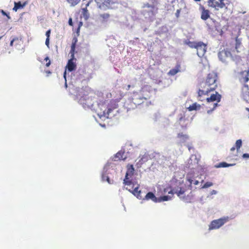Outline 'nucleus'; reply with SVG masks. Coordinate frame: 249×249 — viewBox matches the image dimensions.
<instances>
[{"label":"nucleus","mask_w":249,"mask_h":249,"mask_svg":"<svg viewBox=\"0 0 249 249\" xmlns=\"http://www.w3.org/2000/svg\"><path fill=\"white\" fill-rule=\"evenodd\" d=\"M69 24L71 26L72 25V19L71 18H70L69 20Z\"/></svg>","instance_id":"nucleus-42"},{"label":"nucleus","mask_w":249,"mask_h":249,"mask_svg":"<svg viewBox=\"0 0 249 249\" xmlns=\"http://www.w3.org/2000/svg\"><path fill=\"white\" fill-rule=\"evenodd\" d=\"M197 42L186 41L185 44L188 45L191 48H196Z\"/></svg>","instance_id":"nucleus-26"},{"label":"nucleus","mask_w":249,"mask_h":249,"mask_svg":"<svg viewBox=\"0 0 249 249\" xmlns=\"http://www.w3.org/2000/svg\"><path fill=\"white\" fill-rule=\"evenodd\" d=\"M89 3L88 2L87 4H86V7L82 8V14L83 15V16L85 19H88L89 17V14L88 13V10L87 9V6L89 5Z\"/></svg>","instance_id":"nucleus-25"},{"label":"nucleus","mask_w":249,"mask_h":249,"mask_svg":"<svg viewBox=\"0 0 249 249\" xmlns=\"http://www.w3.org/2000/svg\"><path fill=\"white\" fill-rule=\"evenodd\" d=\"M249 86L245 83H244L242 88V92L243 94V97H244V94L246 93H248V92H249Z\"/></svg>","instance_id":"nucleus-27"},{"label":"nucleus","mask_w":249,"mask_h":249,"mask_svg":"<svg viewBox=\"0 0 249 249\" xmlns=\"http://www.w3.org/2000/svg\"><path fill=\"white\" fill-rule=\"evenodd\" d=\"M143 199H145L147 200H152L154 202H158V198L156 197L155 195L152 192H148L146 196H145L144 198Z\"/></svg>","instance_id":"nucleus-21"},{"label":"nucleus","mask_w":249,"mask_h":249,"mask_svg":"<svg viewBox=\"0 0 249 249\" xmlns=\"http://www.w3.org/2000/svg\"><path fill=\"white\" fill-rule=\"evenodd\" d=\"M165 192H168V194L170 195L168 196H164L158 198V202H161V201H165L170 200L173 197L174 193L173 191L171 190L170 191L168 190V189L166 188L165 190Z\"/></svg>","instance_id":"nucleus-15"},{"label":"nucleus","mask_w":249,"mask_h":249,"mask_svg":"<svg viewBox=\"0 0 249 249\" xmlns=\"http://www.w3.org/2000/svg\"><path fill=\"white\" fill-rule=\"evenodd\" d=\"M228 221V218L223 217L213 220L209 227V230L217 229L222 226Z\"/></svg>","instance_id":"nucleus-9"},{"label":"nucleus","mask_w":249,"mask_h":249,"mask_svg":"<svg viewBox=\"0 0 249 249\" xmlns=\"http://www.w3.org/2000/svg\"><path fill=\"white\" fill-rule=\"evenodd\" d=\"M189 122V120L185 118V116H182L180 117L179 119V124L183 128H186L187 127Z\"/></svg>","instance_id":"nucleus-20"},{"label":"nucleus","mask_w":249,"mask_h":249,"mask_svg":"<svg viewBox=\"0 0 249 249\" xmlns=\"http://www.w3.org/2000/svg\"><path fill=\"white\" fill-rule=\"evenodd\" d=\"M2 37V36H0V39Z\"/></svg>","instance_id":"nucleus-52"},{"label":"nucleus","mask_w":249,"mask_h":249,"mask_svg":"<svg viewBox=\"0 0 249 249\" xmlns=\"http://www.w3.org/2000/svg\"><path fill=\"white\" fill-rule=\"evenodd\" d=\"M118 107L117 102L114 99L111 100L109 103L101 101L98 104V114L100 117L109 118L114 115V110Z\"/></svg>","instance_id":"nucleus-2"},{"label":"nucleus","mask_w":249,"mask_h":249,"mask_svg":"<svg viewBox=\"0 0 249 249\" xmlns=\"http://www.w3.org/2000/svg\"><path fill=\"white\" fill-rule=\"evenodd\" d=\"M194 185H198L199 184V181L198 180H195L194 181V182L193 183Z\"/></svg>","instance_id":"nucleus-43"},{"label":"nucleus","mask_w":249,"mask_h":249,"mask_svg":"<svg viewBox=\"0 0 249 249\" xmlns=\"http://www.w3.org/2000/svg\"><path fill=\"white\" fill-rule=\"evenodd\" d=\"M189 150H190L191 149V147L190 146H188Z\"/></svg>","instance_id":"nucleus-48"},{"label":"nucleus","mask_w":249,"mask_h":249,"mask_svg":"<svg viewBox=\"0 0 249 249\" xmlns=\"http://www.w3.org/2000/svg\"><path fill=\"white\" fill-rule=\"evenodd\" d=\"M181 11V9H178L176 12V16L177 18L179 17L180 13Z\"/></svg>","instance_id":"nucleus-39"},{"label":"nucleus","mask_w":249,"mask_h":249,"mask_svg":"<svg viewBox=\"0 0 249 249\" xmlns=\"http://www.w3.org/2000/svg\"><path fill=\"white\" fill-rule=\"evenodd\" d=\"M225 0H209L208 5L209 6L214 8L218 10L219 9L225 8L228 9V6L224 2Z\"/></svg>","instance_id":"nucleus-10"},{"label":"nucleus","mask_w":249,"mask_h":249,"mask_svg":"<svg viewBox=\"0 0 249 249\" xmlns=\"http://www.w3.org/2000/svg\"><path fill=\"white\" fill-rule=\"evenodd\" d=\"M237 46L232 45L229 48L224 49L218 53V57L222 62H225L228 57H233V56L236 55V53H238Z\"/></svg>","instance_id":"nucleus-4"},{"label":"nucleus","mask_w":249,"mask_h":249,"mask_svg":"<svg viewBox=\"0 0 249 249\" xmlns=\"http://www.w3.org/2000/svg\"><path fill=\"white\" fill-rule=\"evenodd\" d=\"M242 142L241 140L239 139L236 141L235 147H236V148L237 149V150H238L240 148V147L242 146Z\"/></svg>","instance_id":"nucleus-31"},{"label":"nucleus","mask_w":249,"mask_h":249,"mask_svg":"<svg viewBox=\"0 0 249 249\" xmlns=\"http://www.w3.org/2000/svg\"><path fill=\"white\" fill-rule=\"evenodd\" d=\"M1 12L2 13V14L3 15V16H5L7 17L8 19H10V17L9 16V15L8 14H7L5 11H4L3 10H1Z\"/></svg>","instance_id":"nucleus-38"},{"label":"nucleus","mask_w":249,"mask_h":249,"mask_svg":"<svg viewBox=\"0 0 249 249\" xmlns=\"http://www.w3.org/2000/svg\"><path fill=\"white\" fill-rule=\"evenodd\" d=\"M235 149V147H232L231 148V151H234V150Z\"/></svg>","instance_id":"nucleus-46"},{"label":"nucleus","mask_w":249,"mask_h":249,"mask_svg":"<svg viewBox=\"0 0 249 249\" xmlns=\"http://www.w3.org/2000/svg\"><path fill=\"white\" fill-rule=\"evenodd\" d=\"M238 79L241 83H246L249 80V69L239 73Z\"/></svg>","instance_id":"nucleus-14"},{"label":"nucleus","mask_w":249,"mask_h":249,"mask_svg":"<svg viewBox=\"0 0 249 249\" xmlns=\"http://www.w3.org/2000/svg\"><path fill=\"white\" fill-rule=\"evenodd\" d=\"M130 85H128V88H130Z\"/></svg>","instance_id":"nucleus-53"},{"label":"nucleus","mask_w":249,"mask_h":249,"mask_svg":"<svg viewBox=\"0 0 249 249\" xmlns=\"http://www.w3.org/2000/svg\"><path fill=\"white\" fill-rule=\"evenodd\" d=\"M189 182H190L191 184L193 183V182H193V180H192L191 179H189Z\"/></svg>","instance_id":"nucleus-47"},{"label":"nucleus","mask_w":249,"mask_h":249,"mask_svg":"<svg viewBox=\"0 0 249 249\" xmlns=\"http://www.w3.org/2000/svg\"><path fill=\"white\" fill-rule=\"evenodd\" d=\"M200 9L201 10V18L203 20H206L210 17V11L205 9L204 6H201Z\"/></svg>","instance_id":"nucleus-17"},{"label":"nucleus","mask_w":249,"mask_h":249,"mask_svg":"<svg viewBox=\"0 0 249 249\" xmlns=\"http://www.w3.org/2000/svg\"><path fill=\"white\" fill-rule=\"evenodd\" d=\"M83 100H84V98H81L80 99L79 101H80L81 104H84V103L83 102Z\"/></svg>","instance_id":"nucleus-44"},{"label":"nucleus","mask_w":249,"mask_h":249,"mask_svg":"<svg viewBox=\"0 0 249 249\" xmlns=\"http://www.w3.org/2000/svg\"><path fill=\"white\" fill-rule=\"evenodd\" d=\"M110 17L108 13L101 14L99 15V19L102 23L107 22Z\"/></svg>","instance_id":"nucleus-19"},{"label":"nucleus","mask_w":249,"mask_h":249,"mask_svg":"<svg viewBox=\"0 0 249 249\" xmlns=\"http://www.w3.org/2000/svg\"><path fill=\"white\" fill-rule=\"evenodd\" d=\"M246 110H248V111L249 112V108L247 107V108H246Z\"/></svg>","instance_id":"nucleus-49"},{"label":"nucleus","mask_w":249,"mask_h":249,"mask_svg":"<svg viewBox=\"0 0 249 249\" xmlns=\"http://www.w3.org/2000/svg\"><path fill=\"white\" fill-rule=\"evenodd\" d=\"M50 39L46 38L45 41L46 45L49 48Z\"/></svg>","instance_id":"nucleus-40"},{"label":"nucleus","mask_w":249,"mask_h":249,"mask_svg":"<svg viewBox=\"0 0 249 249\" xmlns=\"http://www.w3.org/2000/svg\"><path fill=\"white\" fill-rule=\"evenodd\" d=\"M206 45L201 41L197 42L196 48L197 55L201 57L204 56L206 52Z\"/></svg>","instance_id":"nucleus-13"},{"label":"nucleus","mask_w":249,"mask_h":249,"mask_svg":"<svg viewBox=\"0 0 249 249\" xmlns=\"http://www.w3.org/2000/svg\"><path fill=\"white\" fill-rule=\"evenodd\" d=\"M70 4L71 6H74L79 3L80 0H66Z\"/></svg>","instance_id":"nucleus-28"},{"label":"nucleus","mask_w":249,"mask_h":249,"mask_svg":"<svg viewBox=\"0 0 249 249\" xmlns=\"http://www.w3.org/2000/svg\"><path fill=\"white\" fill-rule=\"evenodd\" d=\"M51 32V30L49 29L46 32V36H47L46 38L50 39Z\"/></svg>","instance_id":"nucleus-37"},{"label":"nucleus","mask_w":249,"mask_h":249,"mask_svg":"<svg viewBox=\"0 0 249 249\" xmlns=\"http://www.w3.org/2000/svg\"><path fill=\"white\" fill-rule=\"evenodd\" d=\"M98 8L101 11H105L111 9V2L110 0H97Z\"/></svg>","instance_id":"nucleus-12"},{"label":"nucleus","mask_w":249,"mask_h":249,"mask_svg":"<svg viewBox=\"0 0 249 249\" xmlns=\"http://www.w3.org/2000/svg\"><path fill=\"white\" fill-rule=\"evenodd\" d=\"M158 3L157 0H152V4L148 2L144 3L142 6L144 9L142 11V14L149 18L154 17L158 12Z\"/></svg>","instance_id":"nucleus-3"},{"label":"nucleus","mask_w":249,"mask_h":249,"mask_svg":"<svg viewBox=\"0 0 249 249\" xmlns=\"http://www.w3.org/2000/svg\"><path fill=\"white\" fill-rule=\"evenodd\" d=\"M232 165L231 164H228L225 162H222L219 163L217 165H216V167L221 168V167H227L230 166Z\"/></svg>","instance_id":"nucleus-29"},{"label":"nucleus","mask_w":249,"mask_h":249,"mask_svg":"<svg viewBox=\"0 0 249 249\" xmlns=\"http://www.w3.org/2000/svg\"><path fill=\"white\" fill-rule=\"evenodd\" d=\"M134 171L135 170L133 165L128 164L127 166V171L125 174V178L124 180V183L125 185L130 184L131 182L129 181V179H133L132 177L134 173Z\"/></svg>","instance_id":"nucleus-11"},{"label":"nucleus","mask_w":249,"mask_h":249,"mask_svg":"<svg viewBox=\"0 0 249 249\" xmlns=\"http://www.w3.org/2000/svg\"><path fill=\"white\" fill-rule=\"evenodd\" d=\"M44 60H46V61L47 62V63L46 64V66L49 67L51 64V61L49 60V57H46Z\"/></svg>","instance_id":"nucleus-36"},{"label":"nucleus","mask_w":249,"mask_h":249,"mask_svg":"<svg viewBox=\"0 0 249 249\" xmlns=\"http://www.w3.org/2000/svg\"><path fill=\"white\" fill-rule=\"evenodd\" d=\"M177 138L179 140L180 143H184L189 139V136L187 134H183V133H179L178 134Z\"/></svg>","instance_id":"nucleus-22"},{"label":"nucleus","mask_w":249,"mask_h":249,"mask_svg":"<svg viewBox=\"0 0 249 249\" xmlns=\"http://www.w3.org/2000/svg\"><path fill=\"white\" fill-rule=\"evenodd\" d=\"M182 199H183L184 201H185L186 202H190V201H188L187 199L186 198H185L184 197H183Z\"/></svg>","instance_id":"nucleus-45"},{"label":"nucleus","mask_w":249,"mask_h":249,"mask_svg":"<svg viewBox=\"0 0 249 249\" xmlns=\"http://www.w3.org/2000/svg\"><path fill=\"white\" fill-rule=\"evenodd\" d=\"M180 65L179 64H177L175 68L172 69L169 71L168 74L169 75L174 76L180 71Z\"/></svg>","instance_id":"nucleus-23"},{"label":"nucleus","mask_w":249,"mask_h":249,"mask_svg":"<svg viewBox=\"0 0 249 249\" xmlns=\"http://www.w3.org/2000/svg\"><path fill=\"white\" fill-rule=\"evenodd\" d=\"M243 98L247 102L249 103V92L244 94Z\"/></svg>","instance_id":"nucleus-35"},{"label":"nucleus","mask_w":249,"mask_h":249,"mask_svg":"<svg viewBox=\"0 0 249 249\" xmlns=\"http://www.w3.org/2000/svg\"><path fill=\"white\" fill-rule=\"evenodd\" d=\"M188 109L190 111L196 110V104H193L192 106H190L188 107Z\"/></svg>","instance_id":"nucleus-34"},{"label":"nucleus","mask_w":249,"mask_h":249,"mask_svg":"<svg viewBox=\"0 0 249 249\" xmlns=\"http://www.w3.org/2000/svg\"><path fill=\"white\" fill-rule=\"evenodd\" d=\"M124 107L128 110L134 109L136 108L137 106L134 103V102L132 101L130 98H128L124 103Z\"/></svg>","instance_id":"nucleus-16"},{"label":"nucleus","mask_w":249,"mask_h":249,"mask_svg":"<svg viewBox=\"0 0 249 249\" xmlns=\"http://www.w3.org/2000/svg\"><path fill=\"white\" fill-rule=\"evenodd\" d=\"M20 42V40L18 39V37H16L13 38L10 42V46L12 47L14 46V42H16L17 44H18Z\"/></svg>","instance_id":"nucleus-32"},{"label":"nucleus","mask_w":249,"mask_h":249,"mask_svg":"<svg viewBox=\"0 0 249 249\" xmlns=\"http://www.w3.org/2000/svg\"><path fill=\"white\" fill-rule=\"evenodd\" d=\"M131 182L130 184L126 185L127 186L126 189L133 194L138 198L142 199V197L141 196V191L139 190L140 185L138 182L133 179H129Z\"/></svg>","instance_id":"nucleus-6"},{"label":"nucleus","mask_w":249,"mask_h":249,"mask_svg":"<svg viewBox=\"0 0 249 249\" xmlns=\"http://www.w3.org/2000/svg\"><path fill=\"white\" fill-rule=\"evenodd\" d=\"M208 96H204V100L206 99L207 102L208 103L211 102L216 101V103L213 104V107L212 109L208 110L207 111V113L208 114L211 113L213 110L216 107L218 106V103H219L221 99V95L219 94L217 92H215V93L212 94L210 97H208Z\"/></svg>","instance_id":"nucleus-7"},{"label":"nucleus","mask_w":249,"mask_h":249,"mask_svg":"<svg viewBox=\"0 0 249 249\" xmlns=\"http://www.w3.org/2000/svg\"><path fill=\"white\" fill-rule=\"evenodd\" d=\"M195 1H200V0H195Z\"/></svg>","instance_id":"nucleus-51"},{"label":"nucleus","mask_w":249,"mask_h":249,"mask_svg":"<svg viewBox=\"0 0 249 249\" xmlns=\"http://www.w3.org/2000/svg\"><path fill=\"white\" fill-rule=\"evenodd\" d=\"M75 48V42L72 43L71 46V49L70 51V53L71 54V58L70 60H69L67 65V68L68 69V71H72L75 70L76 67V64L73 62Z\"/></svg>","instance_id":"nucleus-8"},{"label":"nucleus","mask_w":249,"mask_h":249,"mask_svg":"<svg viewBox=\"0 0 249 249\" xmlns=\"http://www.w3.org/2000/svg\"><path fill=\"white\" fill-rule=\"evenodd\" d=\"M137 106L141 105L149 98L148 95H145L144 91L141 90L138 92H134L130 97Z\"/></svg>","instance_id":"nucleus-5"},{"label":"nucleus","mask_w":249,"mask_h":249,"mask_svg":"<svg viewBox=\"0 0 249 249\" xmlns=\"http://www.w3.org/2000/svg\"><path fill=\"white\" fill-rule=\"evenodd\" d=\"M185 193V190L182 188H180V190L179 191L177 190L175 191V193L177 194L178 196L181 198V195H183Z\"/></svg>","instance_id":"nucleus-30"},{"label":"nucleus","mask_w":249,"mask_h":249,"mask_svg":"<svg viewBox=\"0 0 249 249\" xmlns=\"http://www.w3.org/2000/svg\"><path fill=\"white\" fill-rule=\"evenodd\" d=\"M46 72H47L48 73H51L50 71H47Z\"/></svg>","instance_id":"nucleus-50"},{"label":"nucleus","mask_w":249,"mask_h":249,"mask_svg":"<svg viewBox=\"0 0 249 249\" xmlns=\"http://www.w3.org/2000/svg\"><path fill=\"white\" fill-rule=\"evenodd\" d=\"M218 82L216 72L212 71L208 74L205 81L200 84V88L198 91V100L201 101L204 100L203 96H208L210 92L214 90L217 87Z\"/></svg>","instance_id":"nucleus-1"},{"label":"nucleus","mask_w":249,"mask_h":249,"mask_svg":"<svg viewBox=\"0 0 249 249\" xmlns=\"http://www.w3.org/2000/svg\"><path fill=\"white\" fill-rule=\"evenodd\" d=\"M126 159V156L125 155L124 151L122 150L119 151L117 152L114 157V160H125Z\"/></svg>","instance_id":"nucleus-18"},{"label":"nucleus","mask_w":249,"mask_h":249,"mask_svg":"<svg viewBox=\"0 0 249 249\" xmlns=\"http://www.w3.org/2000/svg\"><path fill=\"white\" fill-rule=\"evenodd\" d=\"M26 4V2H24L22 4L20 1L18 2H15L14 7L13 8V10L15 11H17L18 9L23 8L25 6Z\"/></svg>","instance_id":"nucleus-24"},{"label":"nucleus","mask_w":249,"mask_h":249,"mask_svg":"<svg viewBox=\"0 0 249 249\" xmlns=\"http://www.w3.org/2000/svg\"><path fill=\"white\" fill-rule=\"evenodd\" d=\"M213 185V183L211 182H206L202 186V188H207Z\"/></svg>","instance_id":"nucleus-33"},{"label":"nucleus","mask_w":249,"mask_h":249,"mask_svg":"<svg viewBox=\"0 0 249 249\" xmlns=\"http://www.w3.org/2000/svg\"><path fill=\"white\" fill-rule=\"evenodd\" d=\"M244 158H249V154L248 153H245L242 156Z\"/></svg>","instance_id":"nucleus-41"}]
</instances>
